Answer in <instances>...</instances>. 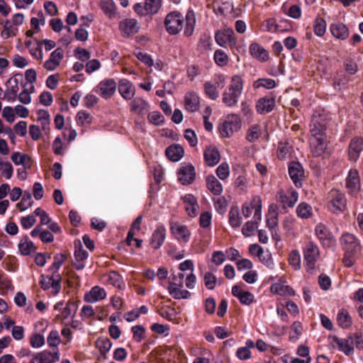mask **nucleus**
Listing matches in <instances>:
<instances>
[{
    "label": "nucleus",
    "mask_w": 363,
    "mask_h": 363,
    "mask_svg": "<svg viewBox=\"0 0 363 363\" xmlns=\"http://www.w3.org/2000/svg\"><path fill=\"white\" fill-rule=\"evenodd\" d=\"M326 120L320 114H313L310 124V149L314 157H319L325 152Z\"/></svg>",
    "instance_id": "f257e3e1"
},
{
    "label": "nucleus",
    "mask_w": 363,
    "mask_h": 363,
    "mask_svg": "<svg viewBox=\"0 0 363 363\" xmlns=\"http://www.w3.org/2000/svg\"><path fill=\"white\" fill-rule=\"evenodd\" d=\"M243 90V80L240 75L231 78L230 84L223 93L222 101L228 107L236 106Z\"/></svg>",
    "instance_id": "f03ea898"
},
{
    "label": "nucleus",
    "mask_w": 363,
    "mask_h": 363,
    "mask_svg": "<svg viewBox=\"0 0 363 363\" xmlns=\"http://www.w3.org/2000/svg\"><path fill=\"white\" fill-rule=\"evenodd\" d=\"M303 262L308 272L315 273L317 270V262L320 258V249L313 241L306 243L303 249Z\"/></svg>",
    "instance_id": "7ed1b4c3"
},
{
    "label": "nucleus",
    "mask_w": 363,
    "mask_h": 363,
    "mask_svg": "<svg viewBox=\"0 0 363 363\" xmlns=\"http://www.w3.org/2000/svg\"><path fill=\"white\" fill-rule=\"evenodd\" d=\"M315 234L324 248H333L335 246V239L326 225L318 223L315 228Z\"/></svg>",
    "instance_id": "20e7f679"
},
{
    "label": "nucleus",
    "mask_w": 363,
    "mask_h": 363,
    "mask_svg": "<svg viewBox=\"0 0 363 363\" xmlns=\"http://www.w3.org/2000/svg\"><path fill=\"white\" fill-rule=\"evenodd\" d=\"M328 207L332 213L336 215L342 213L346 208L345 195L337 190H332L330 193V201Z\"/></svg>",
    "instance_id": "39448f33"
},
{
    "label": "nucleus",
    "mask_w": 363,
    "mask_h": 363,
    "mask_svg": "<svg viewBox=\"0 0 363 363\" xmlns=\"http://www.w3.org/2000/svg\"><path fill=\"white\" fill-rule=\"evenodd\" d=\"M184 18L177 11L171 12L167 15L164 24L166 30L170 35L177 34L183 27Z\"/></svg>",
    "instance_id": "423d86ee"
},
{
    "label": "nucleus",
    "mask_w": 363,
    "mask_h": 363,
    "mask_svg": "<svg viewBox=\"0 0 363 363\" xmlns=\"http://www.w3.org/2000/svg\"><path fill=\"white\" fill-rule=\"evenodd\" d=\"M39 284L44 291L51 289L52 294L56 296L61 290V276L60 274L52 276L42 274Z\"/></svg>",
    "instance_id": "0eeeda50"
},
{
    "label": "nucleus",
    "mask_w": 363,
    "mask_h": 363,
    "mask_svg": "<svg viewBox=\"0 0 363 363\" xmlns=\"http://www.w3.org/2000/svg\"><path fill=\"white\" fill-rule=\"evenodd\" d=\"M241 128V121L240 118L233 114L229 116L219 126V132L223 137L229 138L234 132L238 131Z\"/></svg>",
    "instance_id": "6e6552de"
},
{
    "label": "nucleus",
    "mask_w": 363,
    "mask_h": 363,
    "mask_svg": "<svg viewBox=\"0 0 363 363\" xmlns=\"http://www.w3.org/2000/svg\"><path fill=\"white\" fill-rule=\"evenodd\" d=\"M177 177L183 185L191 184L196 178L194 167L190 163H181L180 167L177 170Z\"/></svg>",
    "instance_id": "1a4fd4ad"
},
{
    "label": "nucleus",
    "mask_w": 363,
    "mask_h": 363,
    "mask_svg": "<svg viewBox=\"0 0 363 363\" xmlns=\"http://www.w3.org/2000/svg\"><path fill=\"white\" fill-rule=\"evenodd\" d=\"M215 40L216 43L220 47H225L229 45L230 47H235L237 44V40L234 36V31L233 29L225 28L222 30H218L215 33Z\"/></svg>",
    "instance_id": "9d476101"
},
{
    "label": "nucleus",
    "mask_w": 363,
    "mask_h": 363,
    "mask_svg": "<svg viewBox=\"0 0 363 363\" xmlns=\"http://www.w3.org/2000/svg\"><path fill=\"white\" fill-rule=\"evenodd\" d=\"M340 242L345 252L359 253L360 252L359 241L353 234L344 233L340 239Z\"/></svg>",
    "instance_id": "9b49d317"
},
{
    "label": "nucleus",
    "mask_w": 363,
    "mask_h": 363,
    "mask_svg": "<svg viewBox=\"0 0 363 363\" xmlns=\"http://www.w3.org/2000/svg\"><path fill=\"white\" fill-rule=\"evenodd\" d=\"M161 8V1H140L133 6L134 11L140 16L153 15Z\"/></svg>",
    "instance_id": "f8f14e48"
},
{
    "label": "nucleus",
    "mask_w": 363,
    "mask_h": 363,
    "mask_svg": "<svg viewBox=\"0 0 363 363\" xmlns=\"http://www.w3.org/2000/svg\"><path fill=\"white\" fill-rule=\"evenodd\" d=\"M345 186L348 192L354 196L361 189V181L359 172L356 169H351L348 172L345 179Z\"/></svg>",
    "instance_id": "ddd939ff"
},
{
    "label": "nucleus",
    "mask_w": 363,
    "mask_h": 363,
    "mask_svg": "<svg viewBox=\"0 0 363 363\" xmlns=\"http://www.w3.org/2000/svg\"><path fill=\"white\" fill-rule=\"evenodd\" d=\"M170 231L176 240L180 242L186 243L191 238V232L188 228L178 222H171Z\"/></svg>",
    "instance_id": "4468645a"
},
{
    "label": "nucleus",
    "mask_w": 363,
    "mask_h": 363,
    "mask_svg": "<svg viewBox=\"0 0 363 363\" xmlns=\"http://www.w3.org/2000/svg\"><path fill=\"white\" fill-rule=\"evenodd\" d=\"M183 284L181 281H170L166 287L170 296L175 299H186L191 294L189 291L182 289Z\"/></svg>",
    "instance_id": "2eb2a0df"
},
{
    "label": "nucleus",
    "mask_w": 363,
    "mask_h": 363,
    "mask_svg": "<svg viewBox=\"0 0 363 363\" xmlns=\"http://www.w3.org/2000/svg\"><path fill=\"white\" fill-rule=\"evenodd\" d=\"M289 174L295 186L299 187L302 184L303 169L301 164L298 162H291L288 167Z\"/></svg>",
    "instance_id": "dca6fc26"
},
{
    "label": "nucleus",
    "mask_w": 363,
    "mask_h": 363,
    "mask_svg": "<svg viewBox=\"0 0 363 363\" xmlns=\"http://www.w3.org/2000/svg\"><path fill=\"white\" fill-rule=\"evenodd\" d=\"M118 92L123 99L131 100L135 94V87L133 83L127 79H122L118 82Z\"/></svg>",
    "instance_id": "f3484780"
},
{
    "label": "nucleus",
    "mask_w": 363,
    "mask_h": 363,
    "mask_svg": "<svg viewBox=\"0 0 363 363\" xmlns=\"http://www.w3.org/2000/svg\"><path fill=\"white\" fill-rule=\"evenodd\" d=\"M166 233L164 225H160L157 226L150 240V244L152 248L157 250L161 247L165 240Z\"/></svg>",
    "instance_id": "a211bd4d"
},
{
    "label": "nucleus",
    "mask_w": 363,
    "mask_h": 363,
    "mask_svg": "<svg viewBox=\"0 0 363 363\" xmlns=\"http://www.w3.org/2000/svg\"><path fill=\"white\" fill-rule=\"evenodd\" d=\"M363 151V139L355 138L350 143L348 148V155L350 160L357 162L359 157L360 153Z\"/></svg>",
    "instance_id": "6ab92c4d"
},
{
    "label": "nucleus",
    "mask_w": 363,
    "mask_h": 363,
    "mask_svg": "<svg viewBox=\"0 0 363 363\" xmlns=\"http://www.w3.org/2000/svg\"><path fill=\"white\" fill-rule=\"evenodd\" d=\"M119 28L123 36H130L138 32L140 26L133 18L125 19L120 23Z\"/></svg>",
    "instance_id": "aec40b11"
},
{
    "label": "nucleus",
    "mask_w": 363,
    "mask_h": 363,
    "mask_svg": "<svg viewBox=\"0 0 363 363\" xmlns=\"http://www.w3.org/2000/svg\"><path fill=\"white\" fill-rule=\"evenodd\" d=\"M200 106V98L195 91L186 93L184 96L185 109L189 112H196L199 110Z\"/></svg>",
    "instance_id": "412c9836"
},
{
    "label": "nucleus",
    "mask_w": 363,
    "mask_h": 363,
    "mask_svg": "<svg viewBox=\"0 0 363 363\" xmlns=\"http://www.w3.org/2000/svg\"><path fill=\"white\" fill-rule=\"evenodd\" d=\"M107 293L104 288L95 286L84 294V301L93 303L105 299Z\"/></svg>",
    "instance_id": "4be33fe9"
},
{
    "label": "nucleus",
    "mask_w": 363,
    "mask_h": 363,
    "mask_svg": "<svg viewBox=\"0 0 363 363\" xmlns=\"http://www.w3.org/2000/svg\"><path fill=\"white\" fill-rule=\"evenodd\" d=\"M98 88L101 97L108 99L114 94L116 89V83L113 79H105L99 83Z\"/></svg>",
    "instance_id": "5701e85b"
},
{
    "label": "nucleus",
    "mask_w": 363,
    "mask_h": 363,
    "mask_svg": "<svg viewBox=\"0 0 363 363\" xmlns=\"http://www.w3.org/2000/svg\"><path fill=\"white\" fill-rule=\"evenodd\" d=\"M250 54L260 62H266L269 60V52L257 43H252L249 47Z\"/></svg>",
    "instance_id": "b1692460"
},
{
    "label": "nucleus",
    "mask_w": 363,
    "mask_h": 363,
    "mask_svg": "<svg viewBox=\"0 0 363 363\" xmlns=\"http://www.w3.org/2000/svg\"><path fill=\"white\" fill-rule=\"evenodd\" d=\"M275 106V100L273 97L265 96L259 99L256 104V110L259 114L271 112Z\"/></svg>",
    "instance_id": "393cba45"
},
{
    "label": "nucleus",
    "mask_w": 363,
    "mask_h": 363,
    "mask_svg": "<svg viewBox=\"0 0 363 363\" xmlns=\"http://www.w3.org/2000/svg\"><path fill=\"white\" fill-rule=\"evenodd\" d=\"M131 111L140 115H145L150 108L149 104L142 98H133L130 104Z\"/></svg>",
    "instance_id": "a878e982"
},
{
    "label": "nucleus",
    "mask_w": 363,
    "mask_h": 363,
    "mask_svg": "<svg viewBox=\"0 0 363 363\" xmlns=\"http://www.w3.org/2000/svg\"><path fill=\"white\" fill-rule=\"evenodd\" d=\"M183 200L188 215L192 218L195 217L199 208L196 198L192 194H186L184 196Z\"/></svg>",
    "instance_id": "bb28decb"
},
{
    "label": "nucleus",
    "mask_w": 363,
    "mask_h": 363,
    "mask_svg": "<svg viewBox=\"0 0 363 363\" xmlns=\"http://www.w3.org/2000/svg\"><path fill=\"white\" fill-rule=\"evenodd\" d=\"M332 35L340 40H345L348 37L349 30L342 23H334L330 26Z\"/></svg>",
    "instance_id": "cd10ccee"
},
{
    "label": "nucleus",
    "mask_w": 363,
    "mask_h": 363,
    "mask_svg": "<svg viewBox=\"0 0 363 363\" xmlns=\"http://www.w3.org/2000/svg\"><path fill=\"white\" fill-rule=\"evenodd\" d=\"M184 152L183 147L177 144L169 146L165 150L167 158L172 162L179 161L183 157Z\"/></svg>",
    "instance_id": "c85d7f7f"
},
{
    "label": "nucleus",
    "mask_w": 363,
    "mask_h": 363,
    "mask_svg": "<svg viewBox=\"0 0 363 363\" xmlns=\"http://www.w3.org/2000/svg\"><path fill=\"white\" fill-rule=\"evenodd\" d=\"M18 251L21 255L24 256L32 255L35 252L33 242L29 239L28 236H25L21 240L18 245Z\"/></svg>",
    "instance_id": "c756f323"
},
{
    "label": "nucleus",
    "mask_w": 363,
    "mask_h": 363,
    "mask_svg": "<svg viewBox=\"0 0 363 363\" xmlns=\"http://www.w3.org/2000/svg\"><path fill=\"white\" fill-rule=\"evenodd\" d=\"M196 17L195 13L192 10L187 11L185 18V26L184 28V35L186 37L191 36L195 28Z\"/></svg>",
    "instance_id": "7c9ffc66"
},
{
    "label": "nucleus",
    "mask_w": 363,
    "mask_h": 363,
    "mask_svg": "<svg viewBox=\"0 0 363 363\" xmlns=\"http://www.w3.org/2000/svg\"><path fill=\"white\" fill-rule=\"evenodd\" d=\"M23 77L22 74H16L13 77L9 78L6 82L5 91L11 94H17L19 89L18 84L22 82Z\"/></svg>",
    "instance_id": "2f4dec72"
},
{
    "label": "nucleus",
    "mask_w": 363,
    "mask_h": 363,
    "mask_svg": "<svg viewBox=\"0 0 363 363\" xmlns=\"http://www.w3.org/2000/svg\"><path fill=\"white\" fill-rule=\"evenodd\" d=\"M204 159L208 166H215L220 161V153L216 147H208L204 151Z\"/></svg>",
    "instance_id": "473e14b6"
},
{
    "label": "nucleus",
    "mask_w": 363,
    "mask_h": 363,
    "mask_svg": "<svg viewBox=\"0 0 363 363\" xmlns=\"http://www.w3.org/2000/svg\"><path fill=\"white\" fill-rule=\"evenodd\" d=\"M255 347V342L252 340L249 339L245 342L244 347H240L237 350V357L240 360L249 359L251 357L250 349Z\"/></svg>",
    "instance_id": "72a5a7b5"
},
{
    "label": "nucleus",
    "mask_w": 363,
    "mask_h": 363,
    "mask_svg": "<svg viewBox=\"0 0 363 363\" xmlns=\"http://www.w3.org/2000/svg\"><path fill=\"white\" fill-rule=\"evenodd\" d=\"M206 184L208 189L214 195H220L223 192V186L221 183L213 175H209L206 178Z\"/></svg>",
    "instance_id": "f704fd0d"
},
{
    "label": "nucleus",
    "mask_w": 363,
    "mask_h": 363,
    "mask_svg": "<svg viewBox=\"0 0 363 363\" xmlns=\"http://www.w3.org/2000/svg\"><path fill=\"white\" fill-rule=\"evenodd\" d=\"M100 7L109 18H116L118 15L117 8L114 1H100Z\"/></svg>",
    "instance_id": "c9c22d12"
},
{
    "label": "nucleus",
    "mask_w": 363,
    "mask_h": 363,
    "mask_svg": "<svg viewBox=\"0 0 363 363\" xmlns=\"http://www.w3.org/2000/svg\"><path fill=\"white\" fill-rule=\"evenodd\" d=\"M271 290L273 293L277 294L280 296H285L289 294L294 296V291L289 286L284 284L281 282L274 283L271 286Z\"/></svg>",
    "instance_id": "e433bc0d"
},
{
    "label": "nucleus",
    "mask_w": 363,
    "mask_h": 363,
    "mask_svg": "<svg viewBox=\"0 0 363 363\" xmlns=\"http://www.w3.org/2000/svg\"><path fill=\"white\" fill-rule=\"evenodd\" d=\"M108 281L110 284L121 290L125 289V284L122 277L116 271H111L108 274Z\"/></svg>",
    "instance_id": "4c0bfd02"
},
{
    "label": "nucleus",
    "mask_w": 363,
    "mask_h": 363,
    "mask_svg": "<svg viewBox=\"0 0 363 363\" xmlns=\"http://www.w3.org/2000/svg\"><path fill=\"white\" fill-rule=\"evenodd\" d=\"M228 216L229 223L232 228H237L241 225L242 219L240 216L238 207L232 208L229 211Z\"/></svg>",
    "instance_id": "58836bf2"
},
{
    "label": "nucleus",
    "mask_w": 363,
    "mask_h": 363,
    "mask_svg": "<svg viewBox=\"0 0 363 363\" xmlns=\"http://www.w3.org/2000/svg\"><path fill=\"white\" fill-rule=\"evenodd\" d=\"M334 342L337 346V349L344 352L346 355H350L353 353V347L350 343V338L347 340L336 337L334 340Z\"/></svg>",
    "instance_id": "ea45409f"
},
{
    "label": "nucleus",
    "mask_w": 363,
    "mask_h": 363,
    "mask_svg": "<svg viewBox=\"0 0 363 363\" xmlns=\"http://www.w3.org/2000/svg\"><path fill=\"white\" fill-rule=\"evenodd\" d=\"M337 320L339 325L342 328H348L352 323V318L349 315V313L345 309L339 311L337 315Z\"/></svg>",
    "instance_id": "a19ab883"
},
{
    "label": "nucleus",
    "mask_w": 363,
    "mask_h": 363,
    "mask_svg": "<svg viewBox=\"0 0 363 363\" xmlns=\"http://www.w3.org/2000/svg\"><path fill=\"white\" fill-rule=\"evenodd\" d=\"M77 307L74 302L66 303L63 310L59 313V318L62 320L72 319L76 312Z\"/></svg>",
    "instance_id": "79ce46f5"
},
{
    "label": "nucleus",
    "mask_w": 363,
    "mask_h": 363,
    "mask_svg": "<svg viewBox=\"0 0 363 363\" xmlns=\"http://www.w3.org/2000/svg\"><path fill=\"white\" fill-rule=\"evenodd\" d=\"M262 32L275 33L280 30L279 26L277 23L274 18H269L265 20L260 26Z\"/></svg>",
    "instance_id": "37998d69"
},
{
    "label": "nucleus",
    "mask_w": 363,
    "mask_h": 363,
    "mask_svg": "<svg viewBox=\"0 0 363 363\" xmlns=\"http://www.w3.org/2000/svg\"><path fill=\"white\" fill-rule=\"evenodd\" d=\"M278 225V213L275 208L272 206H269V212L267 216V225L272 230L274 229Z\"/></svg>",
    "instance_id": "c03bdc74"
},
{
    "label": "nucleus",
    "mask_w": 363,
    "mask_h": 363,
    "mask_svg": "<svg viewBox=\"0 0 363 363\" xmlns=\"http://www.w3.org/2000/svg\"><path fill=\"white\" fill-rule=\"evenodd\" d=\"M206 95L211 100H216L219 96L217 87L211 82H206L203 84Z\"/></svg>",
    "instance_id": "a18cd8bd"
},
{
    "label": "nucleus",
    "mask_w": 363,
    "mask_h": 363,
    "mask_svg": "<svg viewBox=\"0 0 363 363\" xmlns=\"http://www.w3.org/2000/svg\"><path fill=\"white\" fill-rule=\"evenodd\" d=\"M326 22L322 18H317L313 24L314 33L318 36L322 37L326 31Z\"/></svg>",
    "instance_id": "49530a36"
},
{
    "label": "nucleus",
    "mask_w": 363,
    "mask_h": 363,
    "mask_svg": "<svg viewBox=\"0 0 363 363\" xmlns=\"http://www.w3.org/2000/svg\"><path fill=\"white\" fill-rule=\"evenodd\" d=\"M38 121L41 123L43 130L49 128L50 125V114L48 111L45 109H39L37 111Z\"/></svg>",
    "instance_id": "de8ad7c7"
},
{
    "label": "nucleus",
    "mask_w": 363,
    "mask_h": 363,
    "mask_svg": "<svg viewBox=\"0 0 363 363\" xmlns=\"http://www.w3.org/2000/svg\"><path fill=\"white\" fill-rule=\"evenodd\" d=\"M289 262L294 270H298L301 268V255L296 250H294L289 255Z\"/></svg>",
    "instance_id": "09e8293b"
},
{
    "label": "nucleus",
    "mask_w": 363,
    "mask_h": 363,
    "mask_svg": "<svg viewBox=\"0 0 363 363\" xmlns=\"http://www.w3.org/2000/svg\"><path fill=\"white\" fill-rule=\"evenodd\" d=\"M16 28H13L9 20L3 23V30L1 33L2 38L7 39L16 35Z\"/></svg>",
    "instance_id": "8fccbe9b"
},
{
    "label": "nucleus",
    "mask_w": 363,
    "mask_h": 363,
    "mask_svg": "<svg viewBox=\"0 0 363 363\" xmlns=\"http://www.w3.org/2000/svg\"><path fill=\"white\" fill-rule=\"evenodd\" d=\"M276 86V82L270 78L259 79L254 83V87L258 89L264 87L267 89H273Z\"/></svg>",
    "instance_id": "3c124183"
},
{
    "label": "nucleus",
    "mask_w": 363,
    "mask_h": 363,
    "mask_svg": "<svg viewBox=\"0 0 363 363\" xmlns=\"http://www.w3.org/2000/svg\"><path fill=\"white\" fill-rule=\"evenodd\" d=\"M0 171L1 175L6 179H10L13 175V167L9 162H3L0 159Z\"/></svg>",
    "instance_id": "603ef678"
},
{
    "label": "nucleus",
    "mask_w": 363,
    "mask_h": 363,
    "mask_svg": "<svg viewBox=\"0 0 363 363\" xmlns=\"http://www.w3.org/2000/svg\"><path fill=\"white\" fill-rule=\"evenodd\" d=\"M281 9L284 13H286L291 18L298 19L301 17V9L298 5L291 6L289 9H287L285 5H283Z\"/></svg>",
    "instance_id": "864d4df0"
},
{
    "label": "nucleus",
    "mask_w": 363,
    "mask_h": 363,
    "mask_svg": "<svg viewBox=\"0 0 363 363\" xmlns=\"http://www.w3.org/2000/svg\"><path fill=\"white\" fill-rule=\"evenodd\" d=\"M215 62L220 67L226 65L228 62V56L222 50H216L214 52Z\"/></svg>",
    "instance_id": "5fc2aeb1"
},
{
    "label": "nucleus",
    "mask_w": 363,
    "mask_h": 363,
    "mask_svg": "<svg viewBox=\"0 0 363 363\" xmlns=\"http://www.w3.org/2000/svg\"><path fill=\"white\" fill-rule=\"evenodd\" d=\"M297 215L302 218H308L311 215V207L306 203H301L296 208Z\"/></svg>",
    "instance_id": "6e6d98bb"
},
{
    "label": "nucleus",
    "mask_w": 363,
    "mask_h": 363,
    "mask_svg": "<svg viewBox=\"0 0 363 363\" xmlns=\"http://www.w3.org/2000/svg\"><path fill=\"white\" fill-rule=\"evenodd\" d=\"M89 257V253L83 249L80 241L75 242L74 257L76 261H84Z\"/></svg>",
    "instance_id": "4d7b16f0"
},
{
    "label": "nucleus",
    "mask_w": 363,
    "mask_h": 363,
    "mask_svg": "<svg viewBox=\"0 0 363 363\" xmlns=\"http://www.w3.org/2000/svg\"><path fill=\"white\" fill-rule=\"evenodd\" d=\"M96 346L100 350L101 353H107L112 347V342L108 338H99L96 341Z\"/></svg>",
    "instance_id": "13d9d810"
},
{
    "label": "nucleus",
    "mask_w": 363,
    "mask_h": 363,
    "mask_svg": "<svg viewBox=\"0 0 363 363\" xmlns=\"http://www.w3.org/2000/svg\"><path fill=\"white\" fill-rule=\"evenodd\" d=\"M218 11L224 16L232 14L234 11V6L232 1H221V4L217 7Z\"/></svg>",
    "instance_id": "bf43d9fd"
},
{
    "label": "nucleus",
    "mask_w": 363,
    "mask_h": 363,
    "mask_svg": "<svg viewBox=\"0 0 363 363\" xmlns=\"http://www.w3.org/2000/svg\"><path fill=\"white\" fill-rule=\"evenodd\" d=\"M203 282L208 289L213 290L216 286L217 278L213 274L206 272L203 276Z\"/></svg>",
    "instance_id": "052dcab7"
},
{
    "label": "nucleus",
    "mask_w": 363,
    "mask_h": 363,
    "mask_svg": "<svg viewBox=\"0 0 363 363\" xmlns=\"http://www.w3.org/2000/svg\"><path fill=\"white\" fill-rule=\"evenodd\" d=\"M66 146L62 143V139L60 137H57L52 143V150L56 155H63Z\"/></svg>",
    "instance_id": "680f3d73"
},
{
    "label": "nucleus",
    "mask_w": 363,
    "mask_h": 363,
    "mask_svg": "<svg viewBox=\"0 0 363 363\" xmlns=\"http://www.w3.org/2000/svg\"><path fill=\"white\" fill-rule=\"evenodd\" d=\"M65 261V256L63 254H57L54 257V262L50 267L53 271V274H58V271Z\"/></svg>",
    "instance_id": "e2e57ef3"
},
{
    "label": "nucleus",
    "mask_w": 363,
    "mask_h": 363,
    "mask_svg": "<svg viewBox=\"0 0 363 363\" xmlns=\"http://www.w3.org/2000/svg\"><path fill=\"white\" fill-rule=\"evenodd\" d=\"M148 120L155 125H160L164 122V117L160 111H152L148 114Z\"/></svg>",
    "instance_id": "0e129e2a"
},
{
    "label": "nucleus",
    "mask_w": 363,
    "mask_h": 363,
    "mask_svg": "<svg viewBox=\"0 0 363 363\" xmlns=\"http://www.w3.org/2000/svg\"><path fill=\"white\" fill-rule=\"evenodd\" d=\"M48 344L51 347H57L60 343L59 333L56 330H52L47 338Z\"/></svg>",
    "instance_id": "69168bd1"
},
{
    "label": "nucleus",
    "mask_w": 363,
    "mask_h": 363,
    "mask_svg": "<svg viewBox=\"0 0 363 363\" xmlns=\"http://www.w3.org/2000/svg\"><path fill=\"white\" fill-rule=\"evenodd\" d=\"M216 174L221 180H225L229 177V166L226 162H222L216 169Z\"/></svg>",
    "instance_id": "338daca9"
},
{
    "label": "nucleus",
    "mask_w": 363,
    "mask_h": 363,
    "mask_svg": "<svg viewBox=\"0 0 363 363\" xmlns=\"http://www.w3.org/2000/svg\"><path fill=\"white\" fill-rule=\"evenodd\" d=\"M30 344L33 348H40L45 344V337L43 334L35 333L30 337Z\"/></svg>",
    "instance_id": "774afa93"
}]
</instances>
